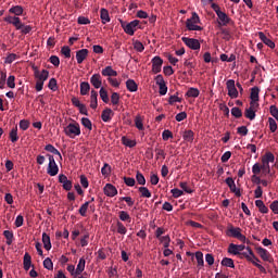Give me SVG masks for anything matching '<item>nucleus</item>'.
I'll return each instance as SVG.
<instances>
[{
  "mask_svg": "<svg viewBox=\"0 0 278 278\" xmlns=\"http://www.w3.org/2000/svg\"><path fill=\"white\" fill-rule=\"evenodd\" d=\"M139 192L141 193V197H143L144 199H151V191H149V188L139 187Z\"/></svg>",
  "mask_w": 278,
  "mask_h": 278,
  "instance_id": "obj_50",
  "label": "nucleus"
},
{
  "mask_svg": "<svg viewBox=\"0 0 278 278\" xmlns=\"http://www.w3.org/2000/svg\"><path fill=\"white\" fill-rule=\"evenodd\" d=\"M223 40L229 42L231 40V31L228 28L219 27Z\"/></svg>",
  "mask_w": 278,
  "mask_h": 278,
  "instance_id": "obj_36",
  "label": "nucleus"
},
{
  "mask_svg": "<svg viewBox=\"0 0 278 278\" xmlns=\"http://www.w3.org/2000/svg\"><path fill=\"white\" fill-rule=\"evenodd\" d=\"M116 227L117 233H121V236H125V233H127V227H125V225L122 222H117Z\"/></svg>",
  "mask_w": 278,
  "mask_h": 278,
  "instance_id": "obj_49",
  "label": "nucleus"
},
{
  "mask_svg": "<svg viewBox=\"0 0 278 278\" xmlns=\"http://www.w3.org/2000/svg\"><path fill=\"white\" fill-rule=\"evenodd\" d=\"M100 99H102L103 103H110V97L108 96V90L105 88L100 89Z\"/></svg>",
  "mask_w": 278,
  "mask_h": 278,
  "instance_id": "obj_46",
  "label": "nucleus"
},
{
  "mask_svg": "<svg viewBox=\"0 0 278 278\" xmlns=\"http://www.w3.org/2000/svg\"><path fill=\"white\" fill-rule=\"evenodd\" d=\"M10 14H14L15 16H23V7L21 5H15L9 9Z\"/></svg>",
  "mask_w": 278,
  "mask_h": 278,
  "instance_id": "obj_38",
  "label": "nucleus"
},
{
  "mask_svg": "<svg viewBox=\"0 0 278 278\" xmlns=\"http://www.w3.org/2000/svg\"><path fill=\"white\" fill-rule=\"evenodd\" d=\"M61 53H62V55H64L67 59L71 58V48L68 46H64L61 49Z\"/></svg>",
  "mask_w": 278,
  "mask_h": 278,
  "instance_id": "obj_63",
  "label": "nucleus"
},
{
  "mask_svg": "<svg viewBox=\"0 0 278 278\" xmlns=\"http://www.w3.org/2000/svg\"><path fill=\"white\" fill-rule=\"evenodd\" d=\"M100 18L103 25H106V23H110V12L106 9L100 10Z\"/></svg>",
  "mask_w": 278,
  "mask_h": 278,
  "instance_id": "obj_27",
  "label": "nucleus"
},
{
  "mask_svg": "<svg viewBox=\"0 0 278 278\" xmlns=\"http://www.w3.org/2000/svg\"><path fill=\"white\" fill-rule=\"evenodd\" d=\"M262 162L265 164L275 163V154H273V152H267L262 159Z\"/></svg>",
  "mask_w": 278,
  "mask_h": 278,
  "instance_id": "obj_42",
  "label": "nucleus"
},
{
  "mask_svg": "<svg viewBox=\"0 0 278 278\" xmlns=\"http://www.w3.org/2000/svg\"><path fill=\"white\" fill-rule=\"evenodd\" d=\"M122 28L124 29L125 34H128V36H134L136 34V27L140 25V21L134 20L129 23L127 22H121Z\"/></svg>",
  "mask_w": 278,
  "mask_h": 278,
  "instance_id": "obj_7",
  "label": "nucleus"
},
{
  "mask_svg": "<svg viewBox=\"0 0 278 278\" xmlns=\"http://www.w3.org/2000/svg\"><path fill=\"white\" fill-rule=\"evenodd\" d=\"M135 126L137 127V129H139V131H142V129H144V124H142V116L137 115L135 117Z\"/></svg>",
  "mask_w": 278,
  "mask_h": 278,
  "instance_id": "obj_45",
  "label": "nucleus"
},
{
  "mask_svg": "<svg viewBox=\"0 0 278 278\" xmlns=\"http://www.w3.org/2000/svg\"><path fill=\"white\" fill-rule=\"evenodd\" d=\"M182 138H184L185 142H194V131L185 130L182 134Z\"/></svg>",
  "mask_w": 278,
  "mask_h": 278,
  "instance_id": "obj_31",
  "label": "nucleus"
},
{
  "mask_svg": "<svg viewBox=\"0 0 278 278\" xmlns=\"http://www.w3.org/2000/svg\"><path fill=\"white\" fill-rule=\"evenodd\" d=\"M90 84L93 88L99 89L102 86L101 74H93L90 78Z\"/></svg>",
  "mask_w": 278,
  "mask_h": 278,
  "instance_id": "obj_21",
  "label": "nucleus"
},
{
  "mask_svg": "<svg viewBox=\"0 0 278 278\" xmlns=\"http://www.w3.org/2000/svg\"><path fill=\"white\" fill-rule=\"evenodd\" d=\"M181 190H184V192H187V194H192V192H194V190L190 189V187H188V182H180L179 184Z\"/></svg>",
  "mask_w": 278,
  "mask_h": 278,
  "instance_id": "obj_61",
  "label": "nucleus"
},
{
  "mask_svg": "<svg viewBox=\"0 0 278 278\" xmlns=\"http://www.w3.org/2000/svg\"><path fill=\"white\" fill-rule=\"evenodd\" d=\"M119 220L123 223H131V216H129V213L127 211H119Z\"/></svg>",
  "mask_w": 278,
  "mask_h": 278,
  "instance_id": "obj_44",
  "label": "nucleus"
},
{
  "mask_svg": "<svg viewBox=\"0 0 278 278\" xmlns=\"http://www.w3.org/2000/svg\"><path fill=\"white\" fill-rule=\"evenodd\" d=\"M212 10L217 14L218 21L217 25L218 27H227V25L233 24V20L227 15V13L220 11V7L216 3H213L211 5Z\"/></svg>",
  "mask_w": 278,
  "mask_h": 278,
  "instance_id": "obj_1",
  "label": "nucleus"
},
{
  "mask_svg": "<svg viewBox=\"0 0 278 278\" xmlns=\"http://www.w3.org/2000/svg\"><path fill=\"white\" fill-rule=\"evenodd\" d=\"M103 77L113 78L118 76V72H116L112 66H106L101 71Z\"/></svg>",
  "mask_w": 278,
  "mask_h": 278,
  "instance_id": "obj_18",
  "label": "nucleus"
},
{
  "mask_svg": "<svg viewBox=\"0 0 278 278\" xmlns=\"http://www.w3.org/2000/svg\"><path fill=\"white\" fill-rule=\"evenodd\" d=\"M226 88L228 90V97H230V99H238V88H236V80H227Z\"/></svg>",
  "mask_w": 278,
  "mask_h": 278,
  "instance_id": "obj_9",
  "label": "nucleus"
},
{
  "mask_svg": "<svg viewBox=\"0 0 278 278\" xmlns=\"http://www.w3.org/2000/svg\"><path fill=\"white\" fill-rule=\"evenodd\" d=\"M244 116L245 118H249V121H255V111H253L252 109H245L244 111Z\"/></svg>",
  "mask_w": 278,
  "mask_h": 278,
  "instance_id": "obj_48",
  "label": "nucleus"
},
{
  "mask_svg": "<svg viewBox=\"0 0 278 278\" xmlns=\"http://www.w3.org/2000/svg\"><path fill=\"white\" fill-rule=\"evenodd\" d=\"M88 207H90V201L85 202L80 208L78 210L80 216H86V212H88Z\"/></svg>",
  "mask_w": 278,
  "mask_h": 278,
  "instance_id": "obj_55",
  "label": "nucleus"
},
{
  "mask_svg": "<svg viewBox=\"0 0 278 278\" xmlns=\"http://www.w3.org/2000/svg\"><path fill=\"white\" fill-rule=\"evenodd\" d=\"M269 210H271V212L274 214H278V201L275 200L270 205H269Z\"/></svg>",
  "mask_w": 278,
  "mask_h": 278,
  "instance_id": "obj_64",
  "label": "nucleus"
},
{
  "mask_svg": "<svg viewBox=\"0 0 278 278\" xmlns=\"http://www.w3.org/2000/svg\"><path fill=\"white\" fill-rule=\"evenodd\" d=\"M170 193L173 194L174 199H179V197H184V192L181 189L174 188L170 190Z\"/></svg>",
  "mask_w": 278,
  "mask_h": 278,
  "instance_id": "obj_62",
  "label": "nucleus"
},
{
  "mask_svg": "<svg viewBox=\"0 0 278 278\" xmlns=\"http://www.w3.org/2000/svg\"><path fill=\"white\" fill-rule=\"evenodd\" d=\"M42 242H43V248L46 251H51V237L47 235V232L42 233Z\"/></svg>",
  "mask_w": 278,
  "mask_h": 278,
  "instance_id": "obj_30",
  "label": "nucleus"
},
{
  "mask_svg": "<svg viewBox=\"0 0 278 278\" xmlns=\"http://www.w3.org/2000/svg\"><path fill=\"white\" fill-rule=\"evenodd\" d=\"M199 94H201V91H199V89L194 87L189 88L188 91L186 92V97L193 98V99H197Z\"/></svg>",
  "mask_w": 278,
  "mask_h": 278,
  "instance_id": "obj_39",
  "label": "nucleus"
},
{
  "mask_svg": "<svg viewBox=\"0 0 278 278\" xmlns=\"http://www.w3.org/2000/svg\"><path fill=\"white\" fill-rule=\"evenodd\" d=\"M181 40L186 47L192 49V51H199L201 49V42H199V39L182 37Z\"/></svg>",
  "mask_w": 278,
  "mask_h": 278,
  "instance_id": "obj_8",
  "label": "nucleus"
},
{
  "mask_svg": "<svg viewBox=\"0 0 278 278\" xmlns=\"http://www.w3.org/2000/svg\"><path fill=\"white\" fill-rule=\"evenodd\" d=\"M112 173V166H110V164L104 163L103 167L101 168V174L104 177H108V175H110Z\"/></svg>",
  "mask_w": 278,
  "mask_h": 278,
  "instance_id": "obj_53",
  "label": "nucleus"
},
{
  "mask_svg": "<svg viewBox=\"0 0 278 278\" xmlns=\"http://www.w3.org/2000/svg\"><path fill=\"white\" fill-rule=\"evenodd\" d=\"M136 179H137V184H139V186H146L147 179L144 178V175H142V173L137 172Z\"/></svg>",
  "mask_w": 278,
  "mask_h": 278,
  "instance_id": "obj_51",
  "label": "nucleus"
},
{
  "mask_svg": "<svg viewBox=\"0 0 278 278\" xmlns=\"http://www.w3.org/2000/svg\"><path fill=\"white\" fill-rule=\"evenodd\" d=\"M99 92H97L94 89L91 90V97H90V108L91 110H97L99 108V101H98Z\"/></svg>",
  "mask_w": 278,
  "mask_h": 278,
  "instance_id": "obj_19",
  "label": "nucleus"
},
{
  "mask_svg": "<svg viewBox=\"0 0 278 278\" xmlns=\"http://www.w3.org/2000/svg\"><path fill=\"white\" fill-rule=\"evenodd\" d=\"M90 92V84L88 81L80 83V94L81 97H86Z\"/></svg>",
  "mask_w": 278,
  "mask_h": 278,
  "instance_id": "obj_37",
  "label": "nucleus"
},
{
  "mask_svg": "<svg viewBox=\"0 0 278 278\" xmlns=\"http://www.w3.org/2000/svg\"><path fill=\"white\" fill-rule=\"evenodd\" d=\"M199 25H201V17L197 12H192L191 17L186 21L188 31H203V27Z\"/></svg>",
  "mask_w": 278,
  "mask_h": 278,
  "instance_id": "obj_2",
  "label": "nucleus"
},
{
  "mask_svg": "<svg viewBox=\"0 0 278 278\" xmlns=\"http://www.w3.org/2000/svg\"><path fill=\"white\" fill-rule=\"evenodd\" d=\"M226 184H227L228 188L230 189V191H232L233 194H236V197L242 195V193H240V189L236 188V181L233 180V178H231V177L226 178Z\"/></svg>",
  "mask_w": 278,
  "mask_h": 278,
  "instance_id": "obj_16",
  "label": "nucleus"
},
{
  "mask_svg": "<svg viewBox=\"0 0 278 278\" xmlns=\"http://www.w3.org/2000/svg\"><path fill=\"white\" fill-rule=\"evenodd\" d=\"M261 170L263 175H270V164L262 162Z\"/></svg>",
  "mask_w": 278,
  "mask_h": 278,
  "instance_id": "obj_56",
  "label": "nucleus"
},
{
  "mask_svg": "<svg viewBox=\"0 0 278 278\" xmlns=\"http://www.w3.org/2000/svg\"><path fill=\"white\" fill-rule=\"evenodd\" d=\"M112 116H114V111L112 109H104L101 114V119L103 123H110L112 121Z\"/></svg>",
  "mask_w": 278,
  "mask_h": 278,
  "instance_id": "obj_20",
  "label": "nucleus"
},
{
  "mask_svg": "<svg viewBox=\"0 0 278 278\" xmlns=\"http://www.w3.org/2000/svg\"><path fill=\"white\" fill-rule=\"evenodd\" d=\"M111 103L113 105H118V103H121V94H118V92H113L111 96Z\"/></svg>",
  "mask_w": 278,
  "mask_h": 278,
  "instance_id": "obj_54",
  "label": "nucleus"
},
{
  "mask_svg": "<svg viewBox=\"0 0 278 278\" xmlns=\"http://www.w3.org/2000/svg\"><path fill=\"white\" fill-rule=\"evenodd\" d=\"M132 45H134L135 51H138V53H142V51H144V45L141 41L136 40L134 41Z\"/></svg>",
  "mask_w": 278,
  "mask_h": 278,
  "instance_id": "obj_52",
  "label": "nucleus"
},
{
  "mask_svg": "<svg viewBox=\"0 0 278 278\" xmlns=\"http://www.w3.org/2000/svg\"><path fill=\"white\" fill-rule=\"evenodd\" d=\"M5 79H8V74L5 72L0 73V89L5 88Z\"/></svg>",
  "mask_w": 278,
  "mask_h": 278,
  "instance_id": "obj_59",
  "label": "nucleus"
},
{
  "mask_svg": "<svg viewBox=\"0 0 278 278\" xmlns=\"http://www.w3.org/2000/svg\"><path fill=\"white\" fill-rule=\"evenodd\" d=\"M164 64V60L160 56H154L152 59V71L153 73H162V65Z\"/></svg>",
  "mask_w": 278,
  "mask_h": 278,
  "instance_id": "obj_15",
  "label": "nucleus"
},
{
  "mask_svg": "<svg viewBox=\"0 0 278 278\" xmlns=\"http://www.w3.org/2000/svg\"><path fill=\"white\" fill-rule=\"evenodd\" d=\"M46 157L49 160L47 173L50 175V177H55V175L60 173V167L58 166V163H55V157H53L51 154H47Z\"/></svg>",
  "mask_w": 278,
  "mask_h": 278,
  "instance_id": "obj_6",
  "label": "nucleus"
},
{
  "mask_svg": "<svg viewBox=\"0 0 278 278\" xmlns=\"http://www.w3.org/2000/svg\"><path fill=\"white\" fill-rule=\"evenodd\" d=\"M258 38L260 40H262V42H264V45L269 47V49H275V41L268 39V37H266V35L263 31L258 33Z\"/></svg>",
  "mask_w": 278,
  "mask_h": 278,
  "instance_id": "obj_24",
  "label": "nucleus"
},
{
  "mask_svg": "<svg viewBox=\"0 0 278 278\" xmlns=\"http://www.w3.org/2000/svg\"><path fill=\"white\" fill-rule=\"evenodd\" d=\"M88 53H89L88 49L78 50L76 52L77 64H83L84 60H86V58H88Z\"/></svg>",
  "mask_w": 278,
  "mask_h": 278,
  "instance_id": "obj_22",
  "label": "nucleus"
},
{
  "mask_svg": "<svg viewBox=\"0 0 278 278\" xmlns=\"http://www.w3.org/2000/svg\"><path fill=\"white\" fill-rule=\"evenodd\" d=\"M64 134L68 138H77V136H81V127L79 123H71L64 128Z\"/></svg>",
  "mask_w": 278,
  "mask_h": 278,
  "instance_id": "obj_4",
  "label": "nucleus"
},
{
  "mask_svg": "<svg viewBox=\"0 0 278 278\" xmlns=\"http://www.w3.org/2000/svg\"><path fill=\"white\" fill-rule=\"evenodd\" d=\"M59 184H62L63 190H66V192L73 190V181L68 180V177L64 174L59 175Z\"/></svg>",
  "mask_w": 278,
  "mask_h": 278,
  "instance_id": "obj_14",
  "label": "nucleus"
},
{
  "mask_svg": "<svg viewBox=\"0 0 278 278\" xmlns=\"http://www.w3.org/2000/svg\"><path fill=\"white\" fill-rule=\"evenodd\" d=\"M255 205L258 208V211L261 212V214H268L269 211H268L266 204H264V201L256 200Z\"/></svg>",
  "mask_w": 278,
  "mask_h": 278,
  "instance_id": "obj_34",
  "label": "nucleus"
},
{
  "mask_svg": "<svg viewBox=\"0 0 278 278\" xmlns=\"http://www.w3.org/2000/svg\"><path fill=\"white\" fill-rule=\"evenodd\" d=\"M5 23H9L10 25H14L15 29L20 30L23 29V22H21V17H17V15L12 16L9 15L4 17Z\"/></svg>",
  "mask_w": 278,
  "mask_h": 278,
  "instance_id": "obj_13",
  "label": "nucleus"
},
{
  "mask_svg": "<svg viewBox=\"0 0 278 278\" xmlns=\"http://www.w3.org/2000/svg\"><path fill=\"white\" fill-rule=\"evenodd\" d=\"M23 266L26 271L29 270V268H34V265L31 264V255L28 252L24 254Z\"/></svg>",
  "mask_w": 278,
  "mask_h": 278,
  "instance_id": "obj_25",
  "label": "nucleus"
},
{
  "mask_svg": "<svg viewBox=\"0 0 278 278\" xmlns=\"http://www.w3.org/2000/svg\"><path fill=\"white\" fill-rule=\"evenodd\" d=\"M9 138L11 140V142H18V127L15 126L11 129L10 134H9Z\"/></svg>",
  "mask_w": 278,
  "mask_h": 278,
  "instance_id": "obj_33",
  "label": "nucleus"
},
{
  "mask_svg": "<svg viewBox=\"0 0 278 278\" xmlns=\"http://www.w3.org/2000/svg\"><path fill=\"white\" fill-rule=\"evenodd\" d=\"M245 249H247L248 253L243 252L241 255H243V257H245V260L248 262H251V264H253V266L258 268V270L261 273H266V268L262 264L257 263V262H260V258H257V256H255V253H253V250L251 249V247H247Z\"/></svg>",
  "mask_w": 278,
  "mask_h": 278,
  "instance_id": "obj_3",
  "label": "nucleus"
},
{
  "mask_svg": "<svg viewBox=\"0 0 278 278\" xmlns=\"http://www.w3.org/2000/svg\"><path fill=\"white\" fill-rule=\"evenodd\" d=\"M35 77H36L37 80L45 83L49 79V71L42 70L41 73H40L38 70H36L35 71Z\"/></svg>",
  "mask_w": 278,
  "mask_h": 278,
  "instance_id": "obj_23",
  "label": "nucleus"
},
{
  "mask_svg": "<svg viewBox=\"0 0 278 278\" xmlns=\"http://www.w3.org/2000/svg\"><path fill=\"white\" fill-rule=\"evenodd\" d=\"M3 236L7 239L8 247H11L12 242H14V232L12 230H4Z\"/></svg>",
  "mask_w": 278,
  "mask_h": 278,
  "instance_id": "obj_32",
  "label": "nucleus"
},
{
  "mask_svg": "<svg viewBox=\"0 0 278 278\" xmlns=\"http://www.w3.org/2000/svg\"><path fill=\"white\" fill-rule=\"evenodd\" d=\"M247 249V245L244 244H236V243H230L228 247V253L230 255H242V251Z\"/></svg>",
  "mask_w": 278,
  "mask_h": 278,
  "instance_id": "obj_12",
  "label": "nucleus"
},
{
  "mask_svg": "<svg viewBox=\"0 0 278 278\" xmlns=\"http://www.w3.org/2000/svg\"><path fill=\"white\" fill-rule=\"evenodd\" d=\"M251 101H260V87H253L250 93Z\"/></svg>",
  "mask_w": 278,
  "mask_h": 278,
  "instance_id": "obj_40",
  "label": "nucleus"
},
{
  "mask_svg": "<svg viewBox=\"0 0 278 278\" xmlns=\"http://www.w3.org/2000/svg\"><path fill=\"white\" fill-rule=\"evenodd\" d=\"M81 125L88 129L89 131H92V122L88 117H83L81 118Z\"/></svg>",
  "mask_w": 278,
  "mask_h": 278,
  "instance_id": "obj_47",
  "label": "nucleus"
},
{
  "mask_svg": "<svg viewBox=\"0 0 278 278\" xmlns=\"http://www.w3.org/2000/svg\"><path fill=\"white\" fill-rule=\"evenodd\" d=\"M122 144L128 147L129 149H134V147H136V140H131L127 137H122Z\"/></svg>",
  "mask_w": 278,
  "mask_h": 278,
  "instance_id": "obj_43",
  "label": "nucleus"
},
{
  "mask_svg": "<svg viewBox=\"0 0 278 278\" xmlns=\"http://www.w3.org/2000/svg\"><path fill=\"white\" fill-rule=\"evenodd\" d=\"M155 81H156V86H159V94H161V97H164V94H166V92H168V87L166 86L164 76L157 75L155 77Z\"/></svg>",
  "mask_w": 278,
  "mask_h": 278,
  "instance_id": "obj_10",
  "label": "nucleus"
},
{
  "mask_svg": "<svg viewBox=\"0 0 278 278\" xmlns=\"http://www.w3.org/2000/svg\"><path fill=\"white\" fill-rule=\"evenodd\" d=\"M222 266H225L226 268H236V264L233 263L232 258L230 257H224L222 260Z\"/></svg>",
  "mask_w": 278,
  "mask_h": 278,
  "instance_id": "obj_41",
  "label": "nucleus"
},
{
  "mask_svg": "<svg viewBox=\"0 0 278 278\" xmlns=\"http://www.w3.org/2000/svg\"><path fill=\"white\" fill-rule=\"evenodd\" d=\"M195 260L198 264V268H203L205 266V261L203 260V252H195Z\"/></svg>",
  "mask_w": 278,
  "mask_h": 278,
  "instance_id": "obj_35",
  "label": "nucleus"
},
{
  "mask_svg": "<svg viewBox=\"0 0 278 278\" xmlns=\"http://www.w3.org/2000/svg\"><path fill=\"white\" fill-rule=\"evenodd\" d=\"M256 253L260 255V257L263 260V262H268L269 264H273V255H270V252L268 250L262 248V247H256Z\"/></svg>",
  "mask_w": 278,
  "mask_h": 278,
  "instance_id": "obj_11",
  "label": "nucleus"
},
{
  "mask_svg": "<svg viewBox=\"0 0 278 278\" xmlns=\"http://www.w3.org/2000/svg\"><path fill=\"white\" fill-rule=\"evenodd\" d=\"M126 88L129 92H138V84H136V80L128 79L126 81Z\"/></svg>",
  "mask_w": 278,
  "mask_h": 278,
  "instance_id": "obj_28",
  "label": "nucleus"
},
{
  "mask_svg": "<svg viewBox=\"0 0 278 278\" xmlns=\"http://www.w3.org/2000/svg\"><path fill=\"white\" fill-rule=\"evenodd\" d=\"M104 194L111 198L116 197L118 194V190L116 189V187H114V185L106 184L104 187Z\"/></svg>",
  "mask_w": 278,
  "mask_h": 278,
  "instance_id": "obj_17",
  "label": "nucleus"
},
{
  "mask_svg": "<svg viewBox=\"0 0 278 278\" xmlns=\"http://www.w3.org/2000/svg\"><path fill=\"white\" fill-rule=\"evenodd\" d=\"M43 267L47 268V270H53V261H51V258L47 257L43 261Z\"/></svg>",
  "mask_w": 278,
  "mask_h": 278,
  "instance_id": "obj_60",
  "label": "nucleus"
},
{
  "mask_svg": "<svg viewBox=\"0 0 278 278\" xmlns=\"http://www.w3.org/2000/svg\"><path fill=\"white\" fill-rule=\"evenodd\" d=\"M268 123H269L270 132L275 134V131H277V122L275 121V118L269 117Z\"/></svg>",
  "mask_w": 278,
  "mask_h": 278,
  "instance_id": "obj_57",
  "label": "nucleus"
},
{
  "mask_svg": "<svg viewBox=\"0 0 278 278\" xmlns=\"http://www.w3.org/2000/svg\"><path fill=\"white\" fill-rule=\"evenodd\" d=\"M231 114L235 116V118H242V110H240L238 106L231 109Z\"/></svg>",
  "mask_w": 278,
  "mask_h": 278,
  "instance_id": "obj_58",
  "label": "nucleus"
},
{
  "mask_svg": "<svg viewBox=\"0 0 278 278\" xmlns=\"http://www.w3.org/2000/svg\"><path fill=\"white\" fill-rule=\"evenodd\" d=\"M226 235L229 238H237V240H240V242H247V237L242 235V229L240 227H233V225H229Z\"/></svg>",
  "mask_w": 278,
  "mask_h": 278,
  "instance_id": "obj_5",
  "label": "nucleus"
},
{
  "mask_svg": "<svg viewBox=\"0 0 278 278\" xmlns=\"http://www.w3.org/2000/svg\"><path fill=\"white\" fill-rule=\"evenodd\" d=\"M84 270H86V258L81 257L77 264L75 277H79Z\"/></svg>",
  "mask_w": 278,
  "mask_h": 278,
  "instance_id": "obj_26",
  "label": "nucleus"
},
{
  "mask_svg": "<svg viewBox=\"0 0 278 278\" xmlns=\"http://www.w3.org/2000/svg\"><path fill=\"white\" fill-rule=\"evenodd\" d=\"M45 151H48V153H53V155H59L60 160H62V153H60V150L53 147V144H47L45 147Z\"/></svg>",
  "mask_w": 278,
  "mask_h": 278,
  "instance_id": "obj_29",
  "label": "nucleus"
}]
</instances>
